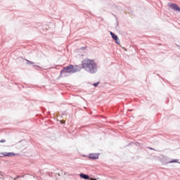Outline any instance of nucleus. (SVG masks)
Segmentation results:
<instances>
[{
	"label": "nucleus",
	"instance_id": "1",
	"mask_svg": "<svg viewBox=\"0 0 180 180\" xmlns=\"http://www.w3.org/2000/svg\"><path fill=\"white\" fill-rule=\"evenodd\" d=\"M82 68L90 74H96L98 72V65L95 61L90 59H84L82 62Z\"/></svg>",
	"mask_w": 180,
	"mask_h": 180
},
{
	"label": "nucleus",
	"instance_id": "2",
	"mask_svg": "<svg viewBox=\"0 0 180 180\" xmlns=\"http://www.w3.org/2000/svg\"><path fill=\"white\" fill-rule=\"evenodd\" d=\"M78 71H81V67L78 65L74 66L72 65H70L61 70V74H75V72H78Z\"/></svg>",
	"mask_w": 180,
	"mask_h": 180
},
{
	"label": "nucleus",
	"instance_id": "3",
	"mask_svg": "<svg viewBox=\"0 0 180 180\" xmlns=\"http://www.w3.org/2000/svg\"><path fill=\"white\" fill-rule=\"evenodd\" d=\"M169 8L176 11V12H180V7L178 6L176 4L169 3Z\"/></svg>",
	"mask_w": 180,
	"mask_h": 180
},
{
	"label": "nucleus",
	"instance_id": "4",
	"mask_svg": "<svg viewBox=\"0 0 180 180\" xmlns=\"http://www.w3.org/2000/svg\"><path fill=\"white\" fill-rule=\"evenodd\" d=\"M13 155H16L15 153H8V152H4L0 153V157H13Z\"/></svg>",
	"mask_w": 180,
	"mask_h": 180
},
{
	"label": "nucleus",
	"instance_id": "5",
	"mask_svg": "<svg viewBox=\"0 0 180 180\" xmlns=\"http://www.w3.org/2000/svg\"><path fill=\"white\" fill-rule=\"evenodd\" d=\"M110 36L112 37L113 40L116 41L117 44H120V41H119V37L117 35L115 34V33L110 32Z\"/></svg>",
	"mask_w": 180,
	"mask_h": 180
},
{
	"label": "nucleus",
	"instance_id": "6",
	"mask_svg": "<svg viewBox=\"0 0 180 180\" xmlns=\"http://www.w3.org/2000/svg\"><path fill=\"white\" fill-rule=\"evenodd\" d=\"M90 160H96L99 158V155L98 153H91L89 155Z\"/></svg>",
	"mask_w": 180,
	"mask_h": 180
},
{
	"label": "nucleus",
	"instance_id": "7",
	"mask_svg": "<svg viewBox=\"0 0 180 180\" xmlns=\"http://www.w3.org/2000/svg\"><path fill=\"white\" fill-rule=\"evenodd\" d=\"M80 178H82L83 179H89V176L85 174H79Z\"/></svg>",
	"mask_w": 180,
	"mask_h": 180
},
{
	"label": "nucleus",
	"instance_id": "8",
	"mask_svg": "<svg viewBox=\"0 0 180 180\" xmlns=\"http://www.w3.org/2000/svg\"><path fill=\"white\" fill-rule=\"evenodd\" d=\"M27 180H34V176L33 175H27Z\"/></svg>",
	"mask_w": 180,
	"mask_h": 180
},
{
	"label": "nucleus",
	"instance_id": "9",
	"mask_svg": "<svg viewBox=\"0 0 180 180\" xmlns=\"http://www.w3.org/2000/svg\"><path fill=\"white\" fill-rule=\"evenodd\" d=\"M94 86L96 87L98 86V85H99V82H96V83H94Z\"/></svg>",
	"mask_w": 180,
	"mask_h": 180
},
{
	"label": "nucleus",
	"instance_id": "10",
	"mask_svg": "<svg viewBox=\"0 0 180 180\" xmlns=\"http://www.w3.org/2000/svg\"><path fill=\"white\" fill-rule=\"evenodd\" d=\"M27 64H34L33 62L27 60Z\"/></svg>",
	"mask_w": 180,
	"mask_h": 180
},
{
	"label": "nucleus",
	"instance_id": "11",
	"mask_svg": "<svg viewBox=\"0 0 180 180\" xmlns=\"http://www.w3.org/2000/svg\"><path fill=\"white\" fill-rule=\"evenodd\" d=\"M172 162H178V160H174L170 161V163H172Z\"/></svg>",
	"mask_w": 180,
	"mask_h": 180
},
{
	"label": "nucleus",
	"instance_id": "12",
	"mask_svg": "<svg viewBox=\"0 0 180 180\" xmlns=\"http://www.w3.org/2000/svg\"><path fill=\"white\" fill-rule=\"evenodd\" d=\"M6 141L5 140V139H1V141H0V143H5Z\"/></svg>",
	"mask_w": 180,
	"mask_h": 180
},
{
	"label": "nucleus",
	"instance_id": "13",
	"mask_svg": "<svg viewBox=\"0 0 180 180\" xmlns=\"http://www.w3.org/2000/svg\"><path fill=\"white\" fill-rule=\"evenodd\" d=\"M90 180H96V179H92V178H91V179H90Z\"/></svg>",
	"mask_w": 180,
	"mask_h": 180
},
{
	"label": "nucleus",
	"instance_id": "14",
	"mask_svg": "<svg viewBox=\"0 0 180 180\" xmlns=\"http://www.w3.org/2000/svg\"><path fill=\"white\" fill-rule=\"evenodd\" d=\"M18 178H20V176H18L17 178H16V179H18Z\"/></svg>",
	"mask_w": 180,
	"mask_h": 180
},
{
	"label": "nucleus",
	"instance_id": "15",
	"mask_svg": "<svg viewBox=\"0 0 180 180\" xmlns=\"http://www.w3.org/2000/svg\"><path fill=\"white\" fill-rule=\"evenodd\" d=\"M0 176H2V174H1V172H0Z\"/></svg>",
	"mask_w": 180,
	"mask_h": 180
}]
</instances>
